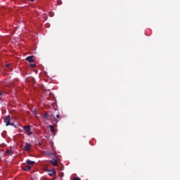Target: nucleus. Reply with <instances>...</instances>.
Wrapping results in <instances>:
<instances>
[{
    "mask_svg": "<svg viewBox=\"0 0 180 180\" xmlns=\"http://www.w3.org/2000/svg\"><path fill=\"white\" fill-rule=\"evenodd\" d=\"M73 180H81L79 177H75Z\"/></svg>",
    "mask_w": 180,
    "mask_h": 180,
    "instance_id": "nucleus-13",
    "label": "nucleus"
},
{
    "mask_svg": "<svg viewBox=\"0 0 180 180\" xmlns=\"http://www.w3.org/2000/svg\"><path fill=\"white\" fill-rule=\"evenodd\" d=\"M26 162L28 165H34L36 164V162L30 160H27Z\"/></svg>",
    "mask_w": 180,
    "mask_h": 180,
    "instance_id": "nucleus-6",
    "label": "nucleus"
},
{
    "mask_svg": "<svg viewBox=\"0 0 180 180\" xmlns=\"http://www.w3.org/2000/svg\"><path fill=\"white\" fill-rule=\"evenodd\" d=\"M26 61L29 63H34V56H30L25 58Z\"/></svg>",
    "mask_w": 180,
    "mask_h": 180,
    "instance_id": "nucleus-4",
    "label": "nucleus"
},
{
    "mask_svg": "<svg viewBox=\"0 0 180 180\" xmlns=\"http://www.w3.org/2000/svg\"><path fill=\"white\" fill-rule=\"evenodd\" d=\"M23 150H24V151H30V150H32V144H30L29 143H25Z\"/></svg>",
    "mask_w": 180,
    "mask_h": 180,
    "instance_id": "nucleus-3",
    "label": "nucleus"
},
{
    "mask_svg": "<svg viewBox=\"0 0 180 180\" xmlns=\"http://www.w3.org/2000/svg\"><path fill=\"white\" fill-rule=\"evenodd\" d=\"M22 169L24 171H30L32 169V166L28 165L25 167H23Z\"/></svg>",
    "mask_w": 180,
    "mask_h": 180,
    "instance_id": "nucleus-8",
    "label": "nucleus"
},
{
    "mask_svg": "<svg viewBox=\"0 0 180 180\" xmlns=\"http://www.w3.org/2000/svg\"><path fill=\"white\" fill-rule=\"evenodd\" d=\"M43 117L49 120V117H50V116H49V113L46 112L45 114L43 115Z\"/></svg>",
    "mask_w": 180,
    "mask_h": 180,
    "instance_id": "nucleus-10",
    "label": "nucleus"
},
{
    "mask_svg": "<svg viewBox=\"0 0 180 180\" xmlns=\"http://www.w3.org/2000/svg\"><path fill=\"white\" fill-rule=\"evenodd\" d=\"M6 153L8 155H12V151L11 150H7Z\"/></svg>",
    "mask_w": 180,
    "mask_h": 180,
    "instance_id": "nucleus-11",
    "label": "nucleus"
},
{
    "mask_svg": "<svg viewBox=\"0 0 180 180\" xmlns=\"http://www.w3.org/2000/svg\"><path fill=\"white\" fill-rule=\"evenodd\" d=\"M4 123H6V126H13V123H11V116H6L4 119Z\"/></svg>",
    "mask_w": 180,
    "mask_h": 180,
    "instance_id": "nucleus-1",
    "label": "nucleus"
},
{
    "mask_svg": "<svg viewBox=\"0 0 180 180\" xmlns=\"http://www.w3.org/2000/svg\"><path fill=\"white\" fill-rule=\"evenodd\" d=\"M49 175L50 176H54V175H56V170L54 169H51V170H49Z\"/></svg>",
    "mask_w": 180,
    "mask_h": 180,
    "instance_id": "nucleus-5",
    "label": "nucleus"
},
{
    "mask_svg": "<svg viewBox=\"0 0 180 180\" xmlns=\"http://www.w3.org/2000/svg\"><path fill=\"white\" fill-rule=\"evenodd\" d=\"M49 129H51V133H54L55 130H54V126L53 125H49Z\"/></svg>",
    "mask_w": 180,
    "mask_h": 180,
    "instance_id": "nucleus-9",
    "label": "nucleus"
},
{
    "mask_svg": "<svg viewBox=\"0 0 180 180\" xmlns=\"http://www.w3.org/2000/svg\"><path fill=\"white\" fill-rule=\"evenodd\" d=\"M7 67H9V65H7Z\"/></svg>",
    "mask_w": 180,
    "mask_h": 180,
    "instance_id": "nucleus-18",
    "label": "nucleus"
},
{
    "mask_svg": "<svg viewBox=\"0 0 180 180\" xmlns=\"http://www.w3.org/2000/svg\"><path fill=\"white\" fill-rule=\"evenodd\" d=\"M56 117H57V119H60V115L58 114V115H56Z\"/></svg>",
    "mask_w": 180,
    "mask_h": 180,
    "instance_id": "nucleus-14",
    "label": "nucleus"
},
{
    "mask_svg": "<svg viewBox=\"0 0 180 180\" xmlns=\"http://www.w3.org/2000/svg\"><path fill=\"white\" fill-rule=\"evenodd\" d=\"M31 2H34V0H30Z\"/></svg>",
    "mask_w": 180,
    "mask_h": 180,
    "instance_id": "nucleus-15",
    "label": "nucleus"
},
{
    "mask_svg": "<svg viewBox=\"0 0 180 180\" xmlns=\"http://www.w3.org/2000/svg\"><path fill=\"white\" fill-rule=\"evenodd\" d=\"M56 122H58V120H56Z\"/></svg>",
    "mask_w": 180,
    "mask_h": 180,
    "instance_id": "nucleus-19",
    "label": "nucleus"
},
{
    "mask_svg": "<svg viewBox=\"0 0 180 180\" xmlns=\"http://www.w3.org/2000/svg\"><path fill=\"white\" fill-rule=\"evenodd\" d=\"M50 162L51 164L54 165V167H57V165H58V163L57 162V160H50Z\"/></svg>",
    "mask_w": 180,
    "mask_h": 180,
    "instance_id": "nucleus-7",
    "label": "nucleus"
},
{
    "mask_svg": "<svg viewBox=\"0 0 180 180\" xmlns=\"http://www.w3.org/2000/svg\"><path fill=\"white\" fill-rule=\"evenodd\" d=\"M49 157H51L53 155V154H49Z\"/></svg>",
    "mask_w": 180,
    "mask_h": 180,
    "instance_id": "nucleus-16",
    "label": "nucleus"
},
{
    "mask_svg": "<svg viewBox=\"0 0 180 180\" xmlns=\"http://www.w3.org/2000/svg\"><path fill=\"white\" fill-rule=\"evenodd\" d=\"M32 127L30 125L23 127V129L25 130V131H26V133H27L28 136H32V134H33V131H30Z\"/></svg>",
    "mask_w": 180,
    "mask_h": 180,
    "instance_id": "nucleus-2",
    "label": "nucleus"
},
{
    "mask_svg": "<svg viewBox=\"0 0 180 180\" xmlns=\"http://www.w3.org/2000/svg\"><path fill=\"white\" fill-rule=\"evenodd\" d=\"M56 179V177H54L53 179V180H55Z\"/></svg>",
    "mask_w": 180,
    "mask_h": 180,
    "instance_id": "nucleus-17",
    "label": "nucleus"
},
{
    "mask_svg": "<svg viewBox=\"0 0 180 180\" xmlns=\"http://www.w3.org/2000/svg\"><path fill=\"white\" fill-rule=\"evenodd\" d=\"M30 68H35L36 64H30Z\"/></svg>",
    "mask_w": 180,
    "mask_h": 180,
    "instance_id": "nucleus-12",
    "label": "nucleus"
}]
</instances>
